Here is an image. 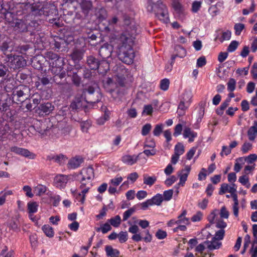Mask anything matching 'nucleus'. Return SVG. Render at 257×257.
I'll return each instance as SVG.
<instances>
[{
	"instance_id": "4468645a",
	"label": "nucleus",
	"mask_w": 257,
	"mask_h": 257,
	"mask_svg": "<svg viewBox=\"0 0 257 257\" xmlns=\"http://www.w3.org/2000/svg\"><path fill=\"white\" fill-rule=\"evenodd\" d=\"M82 12L85 16L88 15L90 11L92 10V2L89 0H80L79 3Z\"/></svg>"
},
{
	"instance_id": "39448f33",
	"label": "nucleus",
	"mask_w": 257,
	"mask_h": 257,
	"mask_svg": "<svg viewBox=\"0 0 257 257\" xmlns=\"http://www.w3.org/2000/svg\"><path fill=\"white\" fill-rule=\"evenodd\" d=\"M30 89L26 85H21L14 88L12 92L13 102L18 104H24L30 96Z\"/></svg>"
},
{
	"instance_id": "13d9d810",
	"label": "nucleus",
	"mask_w": 257,
	"mask_h": 257,
	"mask_svg": "<svg viewBox=\"0 0 257 257\" xmlns=\"http://www.w3.org/2000/svg\"><path fill=\"white\" fill-rule=\"evenodd\" d=\"M231 32L229 30H227L222 32L221 37L219 38L221 42H223L225 40H228L230 39Z\"/></svg>"
},
{
	"instance_id": "dca6fc26",
	"label": "nucleus",
	"mask_w": 257,
	"mask_h": 257,
	"mask_svg": "<svg viewBox=\"0 0 257 257\" xmlns=\"http://www.w3.org/2000/svg\"><path fill=\"white\" fill-rule=\"evenodd\" d=\"M54 75L53 77V81L57 84L62 85L66 82L65 77L66 72L65 71H60L57 73H52Z\"/></svg>"
},
{
	"instance_id": "aec40b11",
	"label": "nucleus",
	"mask_w": 257,
	"mask_h": 257,
	"mask_svg": "<svg viewBox=\"0 0 257 257\" xmlns=\"http://www.w3.org/2000/svg\"><path fill=\"white\" fill-rule=\"evenodd\" d=\"M175 51H176V53L173 54L171 57V63L174 62L175 59L177 57L180 58H183L186 55V50L180 45L176 46L175 47Z\"/></svg>"
},
{
	"instance_id": "412c9836",
	"label": "nucleus",
	"mask_w": 257,
	"mask_h": 257,
	"mask_svg": "<svg viewBox=\"0 0 257 257\" xmlns=\"http://www.w3.org/2000/svg\"><path fill=\"white\" fill-rule=\"evenodd\" d=\"M87 64L92 70H97L99 68L100 61L94 56L90 55L87 58Z\"/></svg>"
},
{
	"instance_id": "bf43d9fd",
	"label": "nucleus",
	"mask_w": 257,
	"mask_h": 257,
	"mask_svg": "<svg viewBox=\"0 0 257 257\" xmlns=\"http://www.w3.org/2000/svg\"><path fill=\"white\" fill-rule=\"evenodd\" d=\"M91 122L88 120L81 122L80 123V127L82 131L87 132L89 128L91 126Z\"/></svg>"
},
{
	"instance_id": "473e14b6",
	"label": "nucleus",
	"mask_w": 257,
	"mask_h": 257,
	"mask_svg": "<svg viewBox=\"0 0 257 257\" xmlns=\"http://www.w3.org/2000/svg\"><path fill=\"white\" fill-rule=\"evenodd\" d=\"M105 249L106 255L110 257H118L120 253L118 250L113 248L110 245H106Z\"/></svg>"
},
{
	"instance_id": "a19ab883",
	"label": "nucleus",
	"mask_w": 257,
	"mask_h": 257,
	"mask_svg": "<svg viewBox=\"0 0 257 257\" xmlns=\"http://www.w3.org/2000/svg\"><path fill=\"white\" fill-rule=\"evenodd\" d=\"M189 105H187V103L181 100L178 107L177 112L179 115H183L185 111L188 108Z\"/></svg>"
},
{
	"instance_id": "72a5a7b5",
	"label": "nucleus",
	"mask_w": 257,
	"mask_h": 257,
	"mask_svg": "<svg viewBox=\"0 0 257 257\" xmlns=\"http://www.w3.org/2000/svg\"><path fill=\"white\" fill-rule=\"evenodd\" d=\"M65 157L62 154L59 155H50L47 157V160L49 161L54 160L55 162L61 164L65 161Z\"/></svg>"
},
{
	"instance_id": "5701e85b",
	"label": "nucleus",
	"mask_w": 257,
	"mask_h": 257,
	"mask_svg": "<svg viewBox=\"0 0 257 257\" xmlns=\"http://www.w3.org/2000/svg\"><path fill=\"white\" fill-rule=\"evenodd\" d=\"M204 244H207V248L210 250L219 249L221 246V242L216 239V238H212L211 241L206 240Z\"/></svg>"
},
{
	"instance_id": "cd10ccee",
	"label": "nucleus",
	"mask_w": 257,
	"mask_h": 257,
	"mask_svg": "<svg viewBox=\"0 0 257 257\" xmlns=\"http://www.w3.org/2000/svg\"><path fill=\"white\" fill-rule=\"evenodd\" d=\"M197 136L196 132L192 131L189 127H186L183 132V136L184 138H188L189 142L191 143L194 141V139Z\"/></svg>"
},
{
	"instance_id": "6e6552de",
	"label": "nucleus",
	"mask_w": 257,
	"mask_h": 257,
	"mask_svg": "<svg viewBox=\"0 0 257 257\" xmlns=\"http://www.w3.org/2000/svg\"><path fill=\"white\" fill-rule=\"evenodd\" d=\"M122 20L123 25L126 27H130L129 29H131L130 33L128 29L125 32H127L135 38V36L137 34V28L134 25L135 23L133 16L131 14L124 13L122 16Z\"/></svg>"
},
{
	"instance_id": "ddd939ff",
	"label": "nucleus",
	"mask_w": 257,
	"mask_h": 257,
	"mask_svg": "<svg viewBox=\"0 0 257 257\" xmlns=\"http://www.w3.org/2000/svg\"><path fill=\"white\" fill-rule=\"evenodd\" d=\"M81 179L92 181L94 177V170L92 167H89L83 169L80 173Z\"/></svg>"
},
{
	"instance_id": "a878e982",
	"label": "nucleus",
	"mask_w": 257,
	"mask_h": 257,
	"mask_svg": "<svg viewBox=\"0 0 257 257\" xmlns=\"http://www.w3.org/2000/svg\"><path fill=\"white\" fill-rule=\"evenodd\" d=\"M247 134L249 140L253 141L255 140L257 134V121L253 122V125L249 128Z\"/></svg>"
},
{
	"instance_id": "49530a36",
	"label": "nucleus",
	"mask_w": 257,
	"mask_h": 257,
	"mask_svg": "<svg viewBox=\"0 0 257 257\" xmlns=\"http://www.w3.org/2000/svg\"><path fill=\"white\" fill-rule=\"evenodd\" d=\"M112 229L110 224H109L108 222H106L103 224L101 227H98L96 229V231L97 232H99L101 231L102 233L105 234L109 231L111 230Z\"/></svg>"
},
{
	"instance_id": "a18cd8bd",
	"label": "nucleus",
	"mask_w": 257,
	"mask_h": 257,
	"mask_svg": "<svg viewBox=\"0 0 257 257\" xmlns=\"http://www.w3.org/2000/svg\"><path fill=\"white\" fill-rule=\"evenodd\" d=\"M38 204L36 202H30L28 203V210L29 213H34L37 211Z\"/></svg>"
},
{
	"instance_id": "f03ea898",
	"label": "nucleus",
	"mask_w": 257,
	"mask_h": 257,
	"mask_svg": "<svg viewBox=\"0 0 257 257\" xmlns=\"http://www.w3.org/2000/svg\"><path fill=\"white\" fill-rule=\"evenodd\" d=\"M81 73H83V77L86 79H90L92 76L91 71L85 67H80L78 69L70 66L67 68V75L71 78L73 83L76 86H79L81 83V78L79 75Z\"/></svg>"
},
{
	"instance_id": "5fc2aeb1",
	"label": "nucleus",
	"mask_w": 257,
	"mask_h": 257,
	"mask_svg": "<svg viewBox=\"0 0 257 257\" xmlns=\"http://www.w3.org/2000/svg\"><path fill=\"white\" fill-rule=\"evenodd\" d=\"M245 26L243 24L237 23L234 25V29L235 30V34L237 36L240 35L242 31L244 29Z\"/></svg>"
},
{
	"instance_id": "c85d7f7f",
	"label": "nucleus",
	"mask_w": 257,
	"mask_h": 257,
	"mask_svg": "<svg viewBox=\"0 0 257 257\" xmlns=\"http://www.w3.org/2000/svg\"><path fill=\"white\" fill-rule=\"evenodd\" d=\"M187 211L186 210H183L182 213L178 217V219L176 220L177 224L182 225L190 224L189 219L185 217Z\"/></svg>"
},
{
	"instance_id": "e433bc0d",
	"label": "nucleus",
	"mask_w": 257,
	"mask_h": 257,
	"mask_svg": "<svg viewBox=\"0 0 257 257\" xmlns=\"http://www.w3.org/2000/svg\"><path fill=\"white\" fill-rule=\"evenodd\" d=\"M149 200H151V202L152 203V205H160L163 201V198L161 194H157Z\"/></svg>"
},
{
	"instance_id": "052dcab7",
	"label": "nucleus",
	"mask_w": 257,
	"mask_h": 257,
	"mask_svg": "<svg viewBox=\"0 0 257 257\" xmlns=\"http://www.w3.org/2000/svg\"><path fill=\"white\" fill-rule=\"evenodd\" d=\"M173 194V190L172 189L165 191L163 193V200L165 201L170 200L172 198Z\"/></svg>"
},
{
	"instance_id": "58836bf2",
	"label": "nucleus",
	"mask_w": 257,
	"mask_h": 257,
	"mask_svg": "<svg viewBox=\"0 0 257 257\" xmlns=\"http://www.w3.org/2000/svg\"><path fill=\"white\" fill-rule=\"evenodd\" d=\"M83 53L82 51L78 49L74 50L71 54V58L74 61L81 60L83 57Z\"/></svg>"
},
{
	"instance_id": "de8ad7c7",
	"label": "nucleus",
	"mask_w": 257,
	"mask_h": 257,
	"mask_svg": "<svg viewBox=\"0 0 257 257\" xmlns=\"http://www.w3.org/2000/svg\"><path fill=\"white\" fill-rule=\"evenodd\" d=\"M109 111H105L104 115L100 117L97 120V123L99 125H103L105 122L108 120L109 118Z\"/></svg>"
},
{
	"instance_id": "680f3d73",
	"label": "nucleus",
	"mask_w": 257,
	"mask_h": 257,
	"mask_svg": "<svg viewBox=\"0 0 257 257\" xmlns=\"http://www.w3.org/2000/svg\"><path fill=\"white\" fill-rule=\"evenodd\" d=\"M151 128H152L151 124L150 123H146L142 127V132H141L142 135L143 136H147V135H148V134L150 132Z\"/></svg>"
},
{
	"instance_id": "774afa93",
	"label": "nucleus",
	"mask_w": 257,
	"mask_h": 257,
	"mask_svg": "<svg viewBox=\"0 0 257 257\" xmlns=\"http://www.w3.org/2000/svg\"><path fill=\"white\" fill-rule=\"evenodd\" d=\"M35 189L37 191V195L39 196L44 194L47 191L46 187L42 185H38Z\"/></svg>"
},
{
	"instance_id": "c03bdc74",
	"label": "nucleus",
	"mask_w": 257,
	"mask_h": 257,
	"mask_svg": "<svg viewBox=\"0 0 257 257\" xmlns=\"http://www.w3.org/2000/svg\"><path fill=\"white\" fill-rule=\"evenodd\" d=\"M42 230L48 237H52L54 236L53 228L51 226L48 225H44L42 227Z\"/></svg>"
},
{
	"instance_id": "8fccbe9b",
	"label": "nucleus",
	"mask_w": 257,
	"mask_h": 257,
	"mask_svg": "<svg viewBox=\"0 0 257 257\" xmlns=\"http://www.w3.org/2000/svg\"><path fill=\"white\" fill-rule=\"evenodd\" d=\"M74 0H63V6L65 9H70L71 8L73 10H75V6H74Z\"/></svg>"
},
{
	"instance_id": "f8f14e48",
	"label": "nucleus",
	"mask_w": 257,
	"mask_h": 257,
	"mask_svg": "<svg viewBox=\"0 0 257 257\" xmlns=\"http://www.w3.org/2000/svg\"><path fill=\"white\" fill-rule=\"evenodd\" d=\"M68 181V176L64 175H57L54 178V184L56 187L64 188Z\"/></svg>"
},
{
	"instance_id": "bb28decb",
	"label": "nucleus",
	"mask_w": 257,
	"mask_h": 257,
	"mask_svg": "<svg viewBox=\"0 0 257 257\" xmlns=\"http://www.w3.org/2000/svg\"><path fill=\"white\" fill-rule=\"evenodd\" d=\"M9 44V42H8L7 41H4L0 45V50L2 52H3V54L5 55L6 56L7 58L8 59V60H7V61H9L13 57V55L12 54H7V52L9 50V49L10 48Z\"/></svg>"
},
{
	"instance_id": "09e8293b",
	"label": "nucleus",
	"mask_w": 257,
	"mask_h": 257,
	"mask_svg": "<svg viewBox=\"0 0 257 257\" xmlns=\"http://www.w3.org/2000/svg\"><path fill=\"white\" fill-rule=\"evenodd\" d=\"M174 151V153L177 155H182L185 152L183 145L181 143H178L175 146Z\"/></svg>"
},
{
	"instance_id": "0e129e2a",
	"label": "nucleus",
	"mask_w": 257,
	"mask_h": 257,
	"mask_svg": "<svg viewBox=\"0 0 257 257\" xmlns=\"http://www.w3.org/2000/svg\"><path fill=\"white\" fill-rule=\"evenodd\" d=\"M117 237L120 243L125 242L127 240V233L126 231H120Z\"/></svg>"
},
{
	"instance_id": "e2e57ef3",
	"label": "nucleus",
	"mask_w": 257,
	"mask_h": 257,
	"mask_svg": "<svg viewBox=\"0 0 257 257\" xmlns=\"http://www.w3.org/2000/svg\"><path fill=\"white\" fill-rule=\"evenodd\" d=\"M202 3L200 1H194L192 5V11L193 13H197L201 7Z\"/></svg>"
},
{
	"instance_id": "7ed1b4c3",
	"label": "nucleus",
	"mask_w": 257,
	"mask_h": 257,
	"mask_svg": "<svg viewBox=\"0 0 257 257\" xmlns=\"http://www.w3.org/2000/svg\"><path fill=\"white\" fill-rule=\"evenodd\" d=\"M148 11L154 12L155 16L164 23H168L169 21L168 9L165 5L160 1L156 3L151 4L147 7Z\"/></svg>"
},
{
	"instance_id": "6e6d98bb",
	"label": "nucleus",
	"mask_w": 257,
	"mask_h": 257,
	"mask_svg": "<svg viewBox=\"0 0 257 257\" xmlns=\"http://www.w3.org/2000/svg\"><path fill=\"white\" fill-rule=\"evenodd\" d=\"M170 84V81L168 79L165 78L162 80L160 82V88L166 91L168 89Z\"/></svg>"
},
{
	"instance_id": "9b49d317",
	"label": "nucleus",
	"mask_w": 257,
	"mask_h": 257,
	"mask_svg": "<svg viewBox=\"0 0 257 257\" xmlns=\"http://www.w3.org/2000/svg\"><path fill=\"white\" fill-rule=\"evenodd\" d=\"M112 52V46L108 44H105L99 49V55L102 59L105 60L111 56Z\"/></svg>"
},
{
	"instance_id": "864d4df0",
	"label": "nucleus",
	"mask_w": 257,
	"mask_h": 257,
	"mask_svg": "<svg viewBox=\"0 0 257 257\" xmlns=\"http://www.w3.org/2000/svg\"><path fill=\"white\" fill-rule=\"evenodd\" d=\"M227 90L229 92H233L236 86V81L233 78H230L228 82L227 83Z\"/></svg>"
},
{
	"instance_id": "69168bd1",
	"label": "nucleus",
	"mask_w": 257,
	"mask_h": 257,
	"mask_svg": "<svg viewBox=\"0 0 257 257\" xmlns=\"http://www.w3.org/2000/svg\"><path fill=\"white\" fill-rule=\"evenodd\" d=\"M238 42L236 41H232L227 47V51L230 52L234 51L238 46Z\"/></svg>"
},
{
	"instance_id": "4c0bfd02",
	"label": "nucleus",
	"mask_w": 257,
	"mask_h": 257,
	"mask_svg": "<svg viewBox=\"0 0 257 257\" xmlns=\"http://www.w3.org/2000/svg\"><path fill=\"white\" fill-rule=\"evenodd\" d=\"M118 22V19L117 17L114 16L108 21V26L105 27V30L106 32H109L112 31L113 27H111L114 25L116 24Z\"/></svg>"
},
{
	"instance_id": "c756f323",
	"label": "nucleus",
	"mask_w": 257,
	"mask_h": 257,
	"mask_svg": "<svg viewBox=\"0 0 257 257\" xmlns=\"http://www.w3.org/2000/svg\"><path fill=\"white\" fill-rule=\"evenodd\" d=\"M97 69L98 70V72L99 73L105 74L109 69V65L108 63L105 61V60L103 59L102 61H100L99 68H98Z\"/></svg>"
},
{
	"instance_id": "9d476101",
	"label": "nucleus",
	"mask_w": 257,
	"mask_h": 257,
	"mask_svg": "<svg viewBox=\"0 0 257 257\" xmlns=\"http://www.w3.org/2000/svg\"><path fill=\"white\" fill-rule=\"evenodd\" d=\"M11 151L16 154L21 155L30 159H34L36 156L34 153L30 152L26 149L21 148L16 146L12 147L11 148Z\"/></svg>"
},
{
	"instance_id": "f704fd0d",
	"label": "nucleus",
	"mask_w": 257,
	"mask_h": 257,
	"mask_svg": "<svg viewBox=\"0 0 257 257\" xmlns=\"http://www.w3.org/2000/svg\"><path fill=\"white\" fill-rule=\"evenodd\" d=\"M172 5L177 13H183L184 9L180 3V0H173Z\"/></svg>"
},
{
	"instance_id": "f257e3e1",
	"label": "nucleus",
	"mask_w": 257,
	"mask_h": 257,
	"mask_svg": "<svg viewBox=\"0 0 257 257\" xmlns=\"http://www.w3.org/2000/svg\"><path fill=\"white\" fill-rule=\"evenodd\" d=\"M134 37L127 32H123L118 39V57L124 63L130 65L133 63L135 54L133 45Z\"/></svg>"
},
{
	"instance_id": "393cba45",
	"label": "nucleus",
	"mask_w": 257,
	"mask_h": 257,
	"mask_svg": "<svg viewBox=\"0 0 257 257\" xmlns=\"http://www.w3.org/2000/svg\"><path fill=\"white\" fill-rule=\"evenodd\" d=\"M126 90L124 87H117L115 89L111 90V95L114 98L120 99L125 93Z\"/></svg>"
},
{
	"instance_id": "2eb2a0df",
	"label": "nucleus",
	"mask_w": 257,
	"mask_h": 257,
	"mask_svg": "<svg viewBox=\"0 0 257 257\" xmlns=\"http://www.w3.org/2000/svg\"><path fill=\"white\" fill-rule=\"evenodd\" d=\"M47 9V7L40 8V6L38 5H33L31 7L32 14L35 16L42 15L48 16L49 14Z\"/></svg>"
},
{
	"instance_id": "f3484780",
	"label": "nucleus",
	"mask_w": 257,
	"mask_h": 257,
	"mask_svg": "<svg viewBox=\"0 0 257 257\" xmlns=\"http://www.w3.org/2000/svg\"><path fill=\"white\" fill-rule=\"evenodd\" d=\"M191 168L190 166H186L184 169H182L180 172H178L180 182L179 184L182 186H184L187 180L188 176L190 173Z\"/></svg>"
},
{
	"instance_id": "0eeeda50",
	"label": "nucleus",
	"mask_w": 257,
	"mask_h": 257,
	"mask_svg": "<svg viewBox=\"0 0 257 257\" xmlns=\"http://www.w3.org/2000/svg\"><path fill=\"white\" fill-rule=\"evenodd\" d=\"M82 97L88 103H96L99 101L98 94L95 93L94 88L92 86H89L83 90Z\"/></svg>"
},
{
	"instance_id": "4d7b16f0",
	"label": "nucleus",
	"mask_w": 257,
	"mask_h": 257,
	"mask_svg": "<svg viewBox=\"0 0 257 257\" xmlns=\"http://www.w3.org/2000/svg\"><path fill=\"white\" fill-rule=\"evenodd\" d=\"M163 124H158L155 125L153 130V133L155 136H159L163 132Z\"/></svg>"
},
{
	"instance_id": "c9c22d12",
	"label": "nucleus",
	"mask_w": 257,
	"mask_h": 257,
	"mask_svg": "<svg viewBox=\"0 0 257 257\" xmlns=\"http://www.w3.org/2000/svg\"><path fill=\"white\" fill-rule=\"evenodd\" d=\"M143 177L144 184L150 186H152L157 180V177L156 176L150 177L148 176L147 174H145Z\"/></svg>"
},
{
	"instance_id": "1a4fd4ad",
	"label": "nucleus",
	"mask_w": 257,
	"mask_h": 257,
	"mask_svg": "<svg viewBox=\"0 0 257 257\" xmlns=\"http://www.w3.org/2000/svg\"><path fill=\"white\" fill-rule=\"evenodd\" d=\"M8 65L11 69L14 70L18 69L23 67L26 65V60L22 56L13 55L12 59H10Z\"/></svg>"
},
{
	"instance_id": "423d86ee",
	"label": "nucleus",
	"mask_w": 257,
	"mask_h": 257,
	"mask_svg": "<svg viewBox=\"0 0 257 257\" xmlns=\"http://www.w3.org/2000/svg\"><path fill=\"white\" fill-rule=\"evenodd\" d=\"M45 57L49 61L50 70L52 73H58L60 71H64V62L63 58L51 51L47 52L45 54Z\"/></svg>"
},
{
	"instance_id": "7c9ffc66",
	"label": "nucleus",
	"mask_w": 257,
	"mask_h": 257,
	"mask_svg": "<svg viewBox=\"0 0 257 257\" xmlns=\"http://www.w3.org/2000/svg\"><path fill=\"white\" fill-rule=\"evenodd\" d=\"M50 79L48 77H45L44 76L42 77H38V81L35 82V86L39 89H41L42 87H41V84L43 86H45L49 84Z\"/></svg>"
},
{
	"instance_id": "20e7f679",
	"label": "nucleus",
	"mask_w": 257,
	"mask_h": 257,
	"mask_svg": "<svg viewBox=\"0 0 257 257\" xmlns=\"http://www.w3.org/2000/svg\"><path fill=\"white\" fill-rule=\"evenodd\" d=\"M39 26L37 20H33L30 22L25 20H18L15 23L14 30L18 33L27 32L30 35H33Z\"/></svg>"
},
{
	"instance_id": "603ef678",
	"label": "nucleus",
	"mask_w": 257,
	"mask_h": 257,
	"mask_svg": "<svg viewBox=\"0 0 257 257\" xmlns=\"http://www.w3.org/2000/svg\"><path fill=\"white\" fill-rule=\"evenodd\" d=\"M136 206H134L125 211L123 214V221H126L136 211Z\"/></svg>"
},
{
	"instance_id": "2f4dec72",
	"label": "nucleus",
	"mask_w": 257,
	"mask_h": 257,
	"mask_svg": "<svg viewBox=\"0 0 257 257\" xmlns=\"http://www.w3.org/2000/svg\"><path fill=\"white\" fill-rule=\"evenodd\" d=\"M53 108L54 106L50 102L41 104L39 107V109L45 114L50 113L53 110Z\"/></svg>"
},
{
	"instance_id": "79ce46f5",
	"label": "nucleus",
	"mask_w": 257,
	"mask_h": 257,
	"mask_svg": "<svg viewBox=\"0 0 257 257\" xmlns=\"http://www.w3.org/2000/svg\"><path fill=\"white\" fill-rule=\"evenodd\" d=\"M42 99L41 95L38 93L33 94L29 98V101H32L34 105H37L40 103Z\"/></svg>"
},
{
	"instance_id": "4be33fe9",
	"label": "nucleus",
	"mask_w": 257,
	"mask_h": 257,
	"mask_svg": "<svg viewBox=\"0 0 257 257\" xmlns=\"http://www.w3.org/2000/svg\"><path fill=\"white\" fill-rule=\"evenodd\" d=\"M85 106V104L81 98L76 97L70 104L72 110H77Z\"/></svg>"
},
{
	"instance_id": "b1692460",
	"label": "nucleus",
	"mask_w": 257,
	"mask_h": 257,
	"mask_svg": "<svg viewBox=\"0 0 257 257\" xmlns=\"http://www.w3.org/2000/svg\"><path fill=\"white\" fill-rule=\"evenodd\" d=\"M67 45L66 42L59 37H57L54 40V43H52V46H54L53 49L55 50L59 51L62 48L65 47Z\"/></svg>"
},
{
	"instance_id": "37998d69",
	"label": "nucleus",
	"mask_w": 257,
	"mask_h": 257,
	"mask_svg": "<svg viewBox=\"0 0 257 257\" xmlns=\"http://www.w3.org/2000/svg\"><path fill=\"white\" fill-rule=\"evenodd\" d=\"M8 71V68L5 65L0 63V84L4 82L5 80L4 77L6 75Z\"/></svg>"
},
{
	"instance_id": "ea45409f",
	"label": "nucleus",
	"mask_w": 257,
	"mask_h": 257,
	"mask_svg": "<svg viewBox=\"0 0 257 257\" xmlns=\"http://www.w3.org/2000/svg\"><path fill=\"white\" fill-rule=\"evenodd\" d=\"M108 222L113 227H118L121 223V218L119 215H117L108 219Z\"/></svg>"
},
{
	"instance_id": "3c124183",
	"label": "nucleus",
	"mask_w": 257,
	"mask_h": 257,
	"mask_svg": "<svg viewBox=\"0 0 257 257\" xmlns=\"http://www.w3.org/2000/svg\"><path fill=\"white\" fill-rule=\"evenodd\" d=\"M192 98L191 94L190 92L185 91L182 96L181 100L187 103V105H190Z\"/></svg>"
},
{
	"instance_id": "a211bd4d",
	"label": "nucleus",
	"mask_w": 257,
	"mask_h": 257,
	"mask_svg": "<svg viewBox=\"0 0 257 257\" xmlns=\"http://www.w3.org/2000/svg\"><path fill=\"white\" fill-rule=\"evenodd\" d=\"M83 162V159L80 156H76L71 159L68 163V167L70 169H76L79 167Z\"/></svg>"
},
{
	"instance_id": "338daca9",
	"label": "nucleus",
	"mask_w": 257,
	"mask_h": 257,
	"mask_svg": "<svg viewBox=\"0 0 257 257\" xmlns=\"http://www.w3.org/2000/svg\"><path fill=\"white\" fill-rule=\"evenodd\" d=\"M28 77L29 75L24 72H19L17 75V80L20 82H24Z\"/></svg>"
},
{
	"instance_id": "6ab92c4d",
	"label": "nucleus",
	"mask_w": 257,
	"mask_h": 257,
	"mask_svg": "<svg viewBox=\"0 0 257 257\" xmlns=\"http://www.w3.org/2000/svg\"><path fill=\"white\" fill-rule=\"evenodd\" d=\"M142 153L138 155H124L122 157L121 161L125 164L129 165H133L135 164L139 159V156Z\"/></svg>"
}]
</instances>
